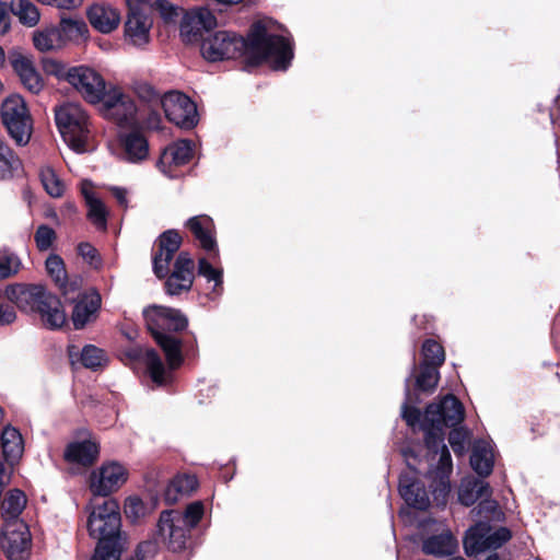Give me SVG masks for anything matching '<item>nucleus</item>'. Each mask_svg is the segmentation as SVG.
Instances as JSON below:
<instances>
[{"label": "nucleus", "instance_id": "1", "mask_svg": "<svg viewBox=\"0 0 560 560\" xmlns=\"http://www.w3.org/2000/svg\"><path fill=\"white\" fill-rule=\"evenodd\" d=\"M200 50L209 61L245 55L256 65L267 61L273 70H285L293 58L291 43L283 36L269 34L260 22L253 25L248 39L229 31H219L202 40Z\"/></svg>", "mask_w": 560, "mask_h": 560}, {"label": "nucleus", "instance_id": "2", "mask_svg": "<svg viewBox=\"0 0 560 560\" xmlns=\"http://www.w3.org/2000/svg\"><path fill=\"white\" fill-rule=\"evenodd\" d=\"M143 317L154 340L165 352L168 368L177 369L183 362L180 342L165 331L184 329L187 326L186 317L177 310L158 305L144 308Z\"/></svg>", "mask_w": 560, "mask_h": 560}, {"label": "nucleus", "instance_id": "3", "mask_svg": "<svg viewBox=\"0 0 560 560\" xmlns=\"http://www.w3.org/2000/svg\"><path fill=\"white\" fill-rule=\"evenodd\" d=\"M205 513L201 501H195L186 506L184 512L176 510L163 511L158 523L159 535L173 551L186 547L191 528L196 527Z\"/></svg>", "mask_w": 560, "mask_h": 560}, {"label": "nucleus", "instance_id": "4", "mask_svg": "<svg viewBox=\"0 0 560 560\" xmlns=\"http://www.w3.org/2000/svg\"><path fill=\"white\" fill-rule=\"evenodd\" d=\"M464 417L463 404L452 394L444 396L439 402L430 404L421 423L425 433V445L438 448L444 440L443 427H455Z\"/></svg>", "mask_w": 560, "mask_h": 560}, {"label": "nucleus", "instance_id": "5", "mask_svg": "<svg viewBox=\"0 0 560 560\" xmlns=\"http://www.w3.org/2000/svg\"><path fill=\"white\" fill-rule=\"evenodd\" d=\"M57 128L75 152L85 151V143L90 133L89 115L78 103L67 102L55 108Z\"/></svg>", "mask_w": 560, "mask_h": 560}, {"label": "nucleus", "instance_id": "6", "mask_svg": "<svg viewBox=\"0 0 560 560\" xmlns=\"http://www.w3.org/2000/svg\"><path fill=\"white\" fill-rule=\"evenodd\" d=\"M89 510L90 536L98 542L119 544L121 523L118 503L113 499H106L102 504L91 503Z\"/></svg>", "mask_w": 560, "mask_h": 560}, {"label": "nucleus", "instance_id": "7", "mask_svg": "<svg viewBox=\"0 0 560 560\" xmlns=\"http://www.w3.org/2000/svg\"><path fill=\"white\" fill-rule=\"evenodd\" d=\"M0 115L2 124L16 144H27L32 135V118L24 98L18 94L8 96L2 102Z\"/></svg>", "mask_w": 560, "mask_h": 560}, {"label": "nucleus", "instance_id": "8", "mask_svg": "<svg viewBox=\"0 0 560 560\" xmlns=\"http://www.w3.org/2000/svg\"><path fill=\"white\" fill-rule=\"evenodd\" d=\"M127 20L124 25L125 43L136 48H144L151 40L153 21L148 14L149 0H126Z\"/></svg>", "mask_w": 560, "mask_h": 560}, {"label": "nucleus", "instance_id": "9", "mask_svg": "<svg viewBox=\"0 0 560 560\" xmlns=\"http://www.w3.org/2000/svg\"><path fill=\"white\" fill-rule=\"evenodd\" d=\"M68 84L90 104H98L107 95L102 73L86 65L72 66Z\"/></svg>", "mask_w": 560, "mask_h": 560}, {"label": "nucleus", "instance_id": "10", "mask_svg": "<svg viewBox=\"0 0 560 560\" xmlns=\"http://www.w3.org/2000/svg\"><path fill=\"white\" fill-rule=\"evenodd\" d=\"M160 104L166 118L174 125L184 129H191L197 125V107L187 95L172 91L161 97Z\"/></svg>", "mask_w": 560, "mask_h": 560}, {"label": "nucleus", "instance_id": "11", "mask_svg": "<svg viewBox=\"0 0 560 560\" xmlns=\"http://www.w3.org/2000/svg\"><path fill=\"white\" fill-rule=\"evenodd\" d=\"M31 541V533L24 522L15 520L5 523L1 544L9 560H28Z\"/></svg>", "mask_w": 560, "mask_h": 560}, {"label": "nucleus", "instance_id": "12", "mask_svg": "<svg viewBox=\"0 0 560 560\" xmlns=\"http://www.w3.org/2000/svg\"><path fill=\"white\" fill-rule=\"evenodd\" d=\"M127 480L126 468L116 462L105 463L90 475L89 487L97 497H107Z\"/></svg>", "mask_w": 560, "mask_h": 560}, {"label": "nucleus", "instance_id": "13", "mask_svg": "<svg viewBox=\"0 0 560 560\" xmlns=\"http://www.w3.org/2000/svg\"><path fill=\"white\" fill-rule=\"evenodd\" d=\"M104 103V114L118 125H132L137 121V106L135 101L118 89L109 90Z\"/></svg>", "mask_w": 560, "mask_h": 560}, {"label": "nucleus", "instance_id": "14", "mask_svg": "<svg viewBox=\"0 0 560 560\" xmlns=\"http://www.w3.org/2000/svg\"><path fill=\"white\" fill-rule=\"evenodd\" d=\"M47 294L43 285L22 283L9 284L3 292L9 301L26 313H36Z\"/></svg>", "mask_w": 560, "mask_h": 560}, {"label": "nucleus", "instance_id": "15", "mask_svg": "<svg viewBox=\"0 0 560 560\" xmlns=\"http://www.w3.org/2000/svg\"><path fill=\"white\" fill-rule=\"evenodd\" d=\"M125 355L130 361L143 362L152 381L158 385H165L171 378L172 371L165 368L161 358L153 349H144L140 346L130 347L126 350Z\"/></svg>", "mask_w": 560, "mask_h": 560}, {"label": "nucleus", "instance_id": "16", "mask_svg": "<svg viewBox=\"0 0 560 560\" xmlns=\"http://www.w3.org/2000/svg\"><path fill=\"white\" fill-rule=\"evenodd\" d=\"M194 281V261L188 253L182 252L174 264V270L165 282L170 295L190 290Z\"/></svg>", "mask_w": 560, "mask_h": 560}, {"label": "nucleus", "instance_id": "17", "mask_svg": "<svg viewBox=\"0 0 560 560\" xmlns=\"http://www.w3.org/2000/svg\"><path fill=\"white\" fill-rule=\"evenodd\" d=\"M182 244L180 235L173 230L164 232L159 238V249L153 256V271L158 278L168 273L170 262Z\"/></svg>", "mask_w": 560, "mask_h": 560}, {"label": "nucleus", "instance_id": "18", "mask_svg": "<svg viewBox=\"0 0 560 560\" xmlns=\"http://www.w3.org/2000/svg\"><path fill=\"white\" fill-rule=\"evenodd\" d=\"M86 16L97 32L109 34L115 31L120 23V13L113 5L105 2H96L89 7Z\"/></svg>", "mask_w": 560, "mask_h": 560}, {"label": "nucleus", "instance_id": "19", "mask_svg": "<svg viewBox=\"0 0 560 560\" xmlns=\"http://www.w3.org/2000/svg\"><path fill=\"white\" fill-rule=\"evenodd\" d=\"M194 154V144L190 140L183 139L167 147L159 161L160 170L167 176L174 177L173 166H182L190 161Z\"/></svg>", "mask_w": 560, "mask_h": 560}, {"label": "nucleus", "instance_id": "20", "mask_svg": "<svg viewBox=\"0 0 560 560\" xmlns=\"http://www.w3.org/2000/svg\"><path fill=\"white\" fill-rule=\"evenodd\" d=\"M14 72L20 78L22 85L32 94H38L45 86L40 73L37 71L34 61L26 56L16 55L11 58Z\"/></svg>", "mask_w": 560, "mask_h": 560}, {"label": "nucleus", "instance_id": "21", "mask_svg": "<svg viewBox=\"0 0 560 560\" xmlns=\"http://www.w3.org/2000/svg\"><path fill=\"white\" fill-rule=\"evenodd\" d=\"M423 553L436 558H445L455 555L458 550V540L450 529L429 536L422 541Z\"/></svg>", "mask_w": 560, "mask_h": 560}, {"label": "nucleus", "instance_id": "22", "mask_svg": "<svg viewBox=\"0 0 560 560\" xmlns=\"http://www.w3.org/2000/svg\"><path fill=\"white\" fill-rule=\"evenodd\" d=\"M399 492L405 502L418 510H425L429 504V495L423 485L415 477L401 475L399 478Z\"/></svg>", "mask_w": 560, "mask_h": 560}, {"label": "nucleus", "instance_id": "23", "mask_svg": "<svg viewBox=\"0 0 560 560\" xmlns=\"http://www.w3.org/2000/svg\"><path fill=\"white\" fill-rule=\"evenodd\" d=\"M100 454L98 444L92 440L70 443L65 451V459L82 466H91Z\"/></svg>", "mask_w": 560, "mask_h": 560}, {"label": "nucleus", "instance_id": "24", "mask_svg": "<svg viewBox=\"0 0 560 560\" xmlns=\"http://www.w3.org/2000/svg\"><path fill=\"white\" fill-rule=\"evenodd\" d=\"M187 226L192 232L200 246L207 252H213L214 256L218 255L215 250L217 243L212 234L213 222L208 215H197L187 221Z\"/></svg>", "mask_w": 560, "mask_h": 560}, {"label": "nucleus", "instance_id": "25", "mask_svg": "<svg viewBox=\"0 0 560 560\" xmlns=\"http://www.w3.org/2000/svg\"><path fill=\"white\" fill-rule=\"evenodd\" d=\"M36 313L39 314L43 324L49 329L61 328L66 323V314L62 310L61 302L49 292Z\"/></svg>", "mask_w": 560, "mask_h": 560}, {"label": "nucleus", "instance_id": "26", "mask_svg": "<svg viewBox=\"0 0 560 560\" xmlns=\"http://www.w3.org/2000/svg\"><path fill=\"white\" fill-rule=\"evenodd\" d=\"M100 304L101 298L95 292L81 295L72 312V322L74 327L77 329L84 327L91 316H93L98 310Z\"/></svg>", "mask_w": 560, "mask_h": 560}, {"label": "nucleus", "instance_id": "27", "mask_svg": "<svg viewBox=\"0 0 560 560\" xmlns=\"http://www.w3.org/2000/svg\"><path fill=\"white\" fill-rule=\"evenodd\" d=\"M489 524L479 522L470 527L464 537V550L468 557L477 556L488 550Z\"/></svg>", "mask_w": 560, "mask_h": 560}, {"label": "nucleus", "instance_id": "28", "mask_svg": "<svg viewBox=\"0 0 560 560\" xmlns=\"http://www.w3.org/2000/svg\"><path fill=\"white\" fill-rule=\"evenodd\" d=\"M492 489L488 482L476 478L464 479L458 491V499L466 506L472 505L483 497H491Z\"/></svg>", "mask_w": 560, "mask_h": 560}, {"label": "nucleus", "instance_id": "29", "mask_svg": "<svg viewBox=\"0 0 560 560\" xmlns=\"http://www.w3.org/2000/svg\"><path fill=\"white\" fill-rule=\"evenodd\" d=\"M122 155L132 163L147 159L149 154V144L145 137L137 131L126 135L122 140Z\"/></svg>", "mask_w": 560, "mask_h": 560}, {"label": "nucleus", "instance_id": "30", "mask_svg": "<svg viewBox=\"0 0 560 560\" xmlns=\"http://www.w3.org/2000/svg\"><path fill=\"white\" fill-rule=\"evenodd\" d=\"M197 488V479L191 475H178L167 485L164 498L168 504L176 503L180 498L190 494Z\"/></svg>", "mask_w": 560, "mask_h": 560}, {"label": "nucleus", "instance_id": "31", "mask_svg": "<svg viewBox=\"0 0 560 560\" xmlns=\"http://www.w3.org/2000/svg\"><path fill=\"white\" fill-rule=\"evenodd\" d=\"M470 465L479 476H488L493 468V453L485 441L475 443L470 456Z\"/></svg>", "mask_w": 560, "mask_h": 560}, {"label": "nucleus", "instance_id": "32", "mask_svg": "<svg viewBox=\"0 0 560 560\" xmlns=\"http://www.w3.org/2000/svg\"><path fill=\"white\" fill-rule=\"evenodd\" d=\"M88 206V218L98 229L105 230L107 225L108 210L104 202L97 198L85 185L82 188Z\"/></svg>", "mask_w": 560, "mask_h": 560}, {"label": "nucleus", "instance_id": "33", "mask_svg": "<svg viewBox=\"0 0 560 560\" xmlns=\"http://www.w3.org/2000/svg\"><path fill=\"white\" fill-rule=\"evenodd\" d=\"M46 270L65 295L75 291V283L68 282L65 262L60 256L56 254L49 255L46 259Z\"/></svg>", "mask_w": 560, "mask_h": 560}, {"label": "nucleus", "instance_id": "34", "mask_svg": "<svg viewBox=\"0 0 560 560\" xmlns=\"http://www.w3.org/2000/svg\"><path fill=\"white\" fill-rule=\"evenodd\" d=\"M1 446L8 460H18L24 450L23 439L19 430L11 425L5 427L1 434Z\"/></svg>", "mask_w": 560, "mask_h": 560}, {"label": "nucleus", "instance_id": "35", "mask_svg": "<svg viewBox=\"0 0 560 560\" xmlns=\"http://www.w3.org/2000/svg\"><path fill=\"white\" fill-rule=\"evenodd\" d=\"M33 44L39 51H52L63 48L57 26L45 27L34 32Z\"/></svg>", "mask_w": 560, "mask_h": 560}, {"label": "nucleus", "instance_id": "36", "mask_svg": "<svg viewBox=\"0 0 560 560\" xmlns=\"http://www.w3.org/2000/svg\"><path fill=\"white\" fill-rule=\"evenodd\" d=\"M25 505V494L19 489L11 490L5 495L1 504L2 516L4 517L5 523L19 520L18 516L22 513Z\"/></svg>", "mask_w": 560, "mask_h": 560}, {"label": "nucleus", "instance_id": "37", "mask_svg": "<svg viewBox=\"0 0 560 560\" xmlns=\"http://www.w3.org/2000/svg\"><path fill=\"white\" fill-rule=\"evenodd\" d=\"M57 28L63 42V47L70 42L85 38L89 33L86 24L80 20L63 19Z\"/></svg>", "mask_w": 560, "mask_h": 560}, {"label": "nucleus", "instance_id": "38", "mask_svg": "<svg viewBox=\"0 0 560 560\" xmlns=\"http://www.w3.org/2000/svg\"><path fill=\"white\" fill-rule=\"evenodd\" d=\"M39 178L45 191L50 197L60 198L63 195L66 189L65 183L51 166H43L39 171Z\"/></svg>", "mask_w": 560, "mask_h": 560}, {"label": "nucleus", "instance_id": "39", "mask_svg": "<svg viewBox=\"0 0 560 560\" xmlns=\"http://www.w3.org/2000/svg\"><path fill=\"white\" fill-rule=\"evenodd\" d=\"M11 9L24 25L34 26L39 21L37 8L28 0H11Z\"/></svg>", "mask_w": 560, "mask_h": 560}, {"label": "nucleus", "instance_id": "40", "mask_svg": "<svg viewBox=\"0 0 560 560\" xmlns=\"http://www.w3.org/2000/svg\"><path fill=\"white\" fill-rule=\"evenodd\" d=\"M423 364L440 366L445 360L443 347L434 340H427L422 346Z\"/></svg>", "mask_w": 560, "mask_h": 560}, {"label": "nucleus", "instance_id": "41", "mask_svg": "<svg viewBox=\"0 0 560 560\" xmlns=\"http://www.w3.org/2000/svg\"><path fill=\"white\" fill-rule=\"evenodd\" d=\"M81 362L85 368L94 370L106 362V357L102 349L88 345L81 351Z\"/></svg>", "mask_w": 560, "mask_h": 560}, {"label": "nucleus", "instance_id": "42", "mask_svg": "<svg viewBox=\"0 0 560 560\" xmlns=\"http://www.w3.org/2000/svg\"><path fill=\"white\" fill-rule=\"evenodd\" d=\"M439 382L438 366L421 364L420 374L417 377V387L421 390H432Z\"/></svg>", "mask_w": 560, "mask_h": 560}, {"label": "nucleus", "instance_id": "43", "mask_svg": "<svg viewBox=\"0 0 560 560\" xmlns=\"http://www.w3.org/2000/svg\"><path fill=\"white\" fill-rule=\"evenodd\" d=\"M469 439L470 432L463 427L454 428L448 435L450 445L456 455H463L466 452Z\"/></svg>", "mask_w": 560, "mask_h": 560}, {"label": "nucleus", "instance_id": "44", "mask_svg": "<svg viewBox=\"0 0 560 560\" xmlns=\"http://www.w3.org/2000/svg\"><path fill=\"white\" fill-rule=\"evenodd\" d=\"M190 23L200 24L202 30L209 31L217 26L214 14L207 8H198L189 11Z\"/></svg>", "mask_w": 560, "mask_h": 560}, {"label": "nucleus", "instance_id": "45", "mask_svg": "<svg viewBox=\"0 0 560 560\" xmlns=\"http://www.w3.org/2000/svg\"><path fill=\"white\" fill-rule=\"evenodd\" d=\"M44 70L47 74L56 77L58 80L69 82L72 67H69L56 59H45L43 62Z\"/></svg>", "mask_w": 560, "mask_h": 560}, {"label": "nucleus", "instance_id": "46", "mask_svg": "<svg viewBox=\"0 0 560 560\" xmlns=\"http://www.w3.org/2000/svg\"><path fill=\"white\" fill-rule=\"evenodd\" d=\"M34 240L38 250L46 252L56 241V232L50 226L42 224L37 228L34 234Z\"/></svg>", "mask_w": 560, "mask_h": 560}, {"label": "nucleus", "instance_id": "47", "mask_svg": "<svg viewBox=\"0 0 560 560\" xmlns=\"http://www.w3.org/2000/svg\"><path fill=\"white\" fill-rule=\"evenodd\" d=\"M120 544L98 542L91 560H119Z\"/></svg>", "mask_w": 560, "mask_h": 560}, {"label": "nucleus", "instance_id": "48", "mask_svg": "<svg viewBox=\"0 0 560 560\" xmlns=\"http://www.w3.org/2000/svg\"><path fill=\"white\" fill-rule=\"evenodd\" d=\"M21 260L15 255H7L0 258V280L16 275L21 269Z\"/></svg>", "mask_w": 560, "mask_h": 560}, {"label": "nucleus", "instance_id": "49", "mask_svg": "<svg viewBox=\"0 0 560 560\" xmlns=\"http://www.w3.org/2000/svg\"><path fill=\"white\" fill-rule=\"evenodd\" d=\"M198 275L206 278L208 281H213L214 288L222 284V271L213 268L206 258H200L198 261Z\"/></svg>", "mask_w": 560, "mask_h": 560}, {"label": "nucleus", "instance_id": "50", "mask_svg": "<svg viewBox=\"0 0 560 560\" xmlns=\"http://www.w3.org/2000/svg\"><path fill=\"white\" fill-rule=\"evenodd\" d=\"M15 163L14 156L9 149V147L4 143L2 139H0V177H8L13 168V164Z\"/></svg>", "mask_w": 560, "mask_h": 560}, {"label": "nucleus", "instance_id": "51", "mask_svg": "<svg viewBox=\"0 0 560 560\" xmlns=\"http://www.w3.org/2000/svg\"><path fill=\"white\" fill-rule=\"evenodd\" d=\"M189 20V12H187L180 23V36L187 43L197 40L198 37L201 35L202 27L200 24L197 23H190Z\"/></svg>", "mask_w": 560, "mask_h": 560}, {"label": "nucleus", "instance_id": "52", "mask_svg": "<svg viewBox=\"0 0 560 560\" xmlns=\"http://www.w3.org/2000/svg\"><path fill=\"white\" fill-rule=\"evenodd\" d=\"M125 514L127 518L136 522L145 514V506L139 498L130 497L125 502Z\"/></svg>", "mask_w": 560, "mask_h": 560}, {"label": "nucleus", "instance_id": "53", "mask_svg": "<svg viewBox=\"0 0 560 560\" xmlns=\"http://www.w3.org/2000/svg\"><path fill=\"white\" fill-rule=\"evenodd\" d=\"M488 538V550L498 549L511 538V533L505 527H500L495 530H492V528L489 526Z\"/></svg>", "mask_w": 560, "mask_h": 560}, {"label": "nucleus", "instance_id": "54", "mask_svg": "<svg viewBox=\"0 0 560 560\" xmlns=\"http://www.w3.org/2000/svg\"><path fill=\"white\" fill-rule=\"evenodd\" d=\"M80 256L92 267L98 268L101 266L100 255L94 246L90 243H81L78 246Z\"/></svg>", "mask_w": 560, "mask_h": 560}, {"label": "nucleus", "instance_id": "55", "mask_svg": "<svg viewBox=\"0 0 560 560\" xmlns=\"http://www.w3.org/2000/svg\"><path fill=\"white\" fill-rule=\"evenodd\" d=\"M158 552V545L153 540H145L138 545L136 557L131 560H150Z\"/></svg>", "mask_w": 560, "mask_h": 560}, {"label": "nucleus", "instance_id": "56", "mask_svg": "<svg viewBox=\"0 0 560 560\" xmlns=\"http://www.w3.org/2000/svg\"><path fill=\"white\" fill-rule=\"evenodd\" d=\"M427 447L434 455L440 454L439 465H440V468L442 470H445V469L450 470L452 468L451 455H450V452H448L446 445L444 444V440L438 446V448L436 447H429V446H427Z\"/></svg>", "mask_w": 560, "mask_h": 560}, {"label": "nucleus", "instance_id": "57", "mask_svg": "<svg viewBox=\"0 0 560 560\" xmlns=\"http://www.w3.org/2000/svg\"><path fill=\"white\" fill-rule=\"evenodd\" d=\"M11 2H0V35H4L11 27Z\"/></svg>", "mask_w": 560, "mask_h": 560}, {"label": "nucleus", "instance_id": "58", "mask_svg": "<svg viewBox=\"0 0 560 560\" xmlns=\"http://www.w3.org/2000/svg\"><path fill=\"white\" fill-rule=\"evenodd\" d=\"M480 500L477 512L478 515H485L488 517L497 512L498 504L494 500H491L490 497H483Z\"/></svg>", "mask_w": 560, "mask_h": 560}, {"label": "nucleus", "instance_id": "59", "mask_svg": "<svg viewBox=\"0 0 560 560\" xmlns=\"http://www.w3.org/2000/svg\"><path fill=\"white\" fill-rule=\"evenodd\" d=\"M401 416L408 425L415 427L420 420V411L417 408L409 407L407 404L402 405Z\"/></svg>", "mask_w": 560, "mask_h": 560}, {"label": "nucleus", "instance_id": "60", "mask_svg": "<svg viewBox=\"0 0 560 560\" xmlns=\"http://www.w3.org/2000/svg\"><path fill=\"white\" fill-rule=\"evenodd\" d=\"M16 313L12 306L0 305V326H5L14 323Z\"/></svg>", "mask_w": 560, "mask_h": 560}, {"label": "nucleus", "instance_id": "61", "mask_svg": "<svg viewBox=\"0 0 560 560\" xmlns=\"http://www.w3.org/2000/svg\"><path fill=\"white\" fill-rule=\"evenodd\" d=\"M48 4H54L60 9H75L79 8L83 0H43Z\"/></svg>", "mask_w": 560, "mask_h": 560}, {"label": "nucleus", "instance_id": "62", "mask_svg": "<svg viewBox=\"0 0 560 560\" xmlns=\"http://www.w3.org/2000/svg\"><path fill=\"white\" fill-rule=\"evenodd\" d=\"M112 194L118 201V203L122 207H127V191L124 188L120 187H113L110 188Z\"/></svg>", "mask_w": 560, "mask_h": 560}, {"label": "nucleus", "instance_id": "63", "mask_svg": "<svg viewBox=\"0 0 560 560\" xmlns=\"http://www.w3.org/2000/svg\"><path fill=\"white\" fill-rule=\"evenodd\" d=\"M159 121H160L159 115L154 114L153 117L149 119L148 126L150 128H158Z\"/></svg>", "mask_w": 560, "mask_h": 560}, {"label": "nucleus", "instance_id": "64", "mask_svg": "<svg viewBox=\"0 0 560 560\" xmlns=\"http://www.w3.org/2000/svg\"><path fill=\"white\" fill-rule=\"evenodd\" d=\"M5 62V54L2 47H0V67H2Z\"/></svg>", "mask_w": 560, "mask_h": 560}]
</instances>
